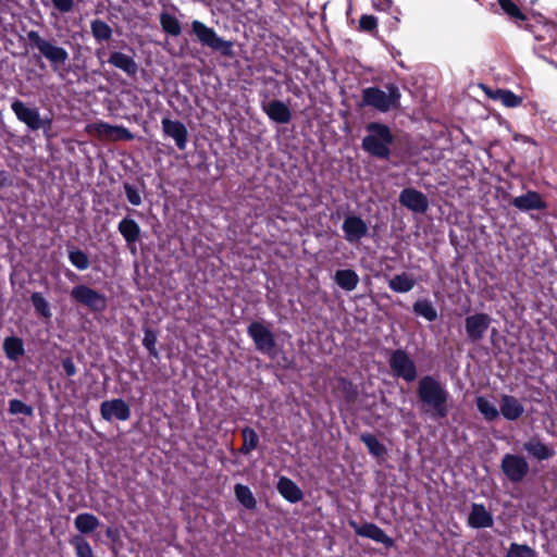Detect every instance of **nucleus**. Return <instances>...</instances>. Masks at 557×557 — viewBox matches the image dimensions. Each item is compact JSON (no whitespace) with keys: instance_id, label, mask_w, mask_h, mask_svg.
I'll return each mask as SVG.
<instances>
[{"instance_id":"nucleus-52","label":"nucleus","mask_w":557,"mask_h":557,"mask_svg":"<svg viewBox=\"0 0 557 557\" xmlns=\"http://www.w3.org/2000/svg\"><path fill=\"white\" fill-rule=\"evenodd\" d=\"M95 54L98 58L100 64H103L104 63L103 55L106 54L104 49L103 48L97 49Z\"/></svg>"},{"instance_id":"nucleus-38","label":"nucleus","mask_w":557,"mask_h":557,"mask_svg":"<svg viewBox=\"0 0 557 557\" xmlns=\"http://www.w3.org/2000/svg\"><path fill=\"white\" fill-rule=\"evenodd\" d=\"M360 440L372 456L381 458L386 455V447L376 438L375 435L371 433H364L361 434Z\"/></svg>"},{"instance_id":"nucleus-37","label":"nucleus","mask_w":557,"mask_h":557,"mask_svg":"<svg viewBox=\"0 0 557 557\" xmlns=\"http://www.w3.org/2000/svg\"><path fill=\"white\" fill-rule=\"evenodd\" d=\"M475 405L479 412L488 422L496 420L499 417V411L487 398L484 396H478L475 398Z\"/></svg>"},{"instance_id":"nucleus-42","label":"nucleus","mask_w":557,"mask_h":557,"mask_svg":"<svg viewBox=\"0 0 557 557\" xmlns=\"http://www.w3.org/2000/svg\"><path fill=\"white\" fill-rule=\"evenodd\" d=\"M158 335L151 327L144 329L143 346L148 350L149 355L156 359L159 358V351L156 347Z\"/></svg>"},{"instance_id":"nucleus-50","label":"nucleus","mask_w":557,"mask_h":557,"mask_svg":"<svg viewBox=\"0 0 557 557\" xmlns=\"http://www.w3.org/2000/svg\"><path fill=\"white\" fill-rule=\"evenodd\" d=\"M372 5L376 11L389 12L393 7V1L392 0H373Z\"/></svg>"},{"instance_id":"nucleus-51","label":"nucleus","mask_w":557,"mask_h":557,"mask_svg":"<svg viewBox=\"0 0 557 557\" xmlns=\"http://www.w3.org/2000/svg\"><path fill=\"white\" fill-rule=\"evenodd\" d=\"M515 140H521L523 143L533 144L535 145V141L533 138L525 136V135H516Z\"/></svg>"},{"instance_id":"nucleus-47","label":"nucleus","mask_w":557,"mask_h":557,"mask_svg":"<svg viewBox=\"0 0 557 557\" xmlns=\"http://www.w3.org/2000/svg\"><path fill=\"white\" fill-rule=\"evenodd\" d=\"M9 411L12 414L30 416L33 413V408L20 399H11L9 401Z\"/></svg>"},{"instance_id":"nucleus-48","label":"nucleus","mask_w":557,"mask_h":557,"mask_svg":"<svg viewBox=\"0 0 557 557\" xmlns=\"http://www.w3.org/2000/svg\"><path fill=\"white\" fill-rule=\"evenodd\" d=\"M52 7L61 14L70 13L74 9V0H51Z\"/></svg>"},{"instance_id":"nucleus-54","label":"nucleus","mask_w":557,"mask_h":557,"mask_svg":"<svg viewBox=\"0 0 557 557\" xmlns=\"http://www.w3.org/2000/svg\"><path fill=\"white\" fill-rule=\"evenodd\" d=\"M288 90L292 91L297 97L300 96V94H301L300 87L294 83H293L292 87H288Z\"/></svg>"},{"instance_id":"nucleus-32","label":"nucleus","mask_w":557,"mask_h":557,"mask_svg":"<svg viewBox=\"0 0 557 557\" xmlns=\"http://www.w3.org/2000/svg\"><path fill=\"white\" fill-rule=\"evenodd\" d=\"M416 285V280L406 272L394 275L388 281V287L395 293H408Z\"/></svg>"},{"instance_id":"nucleus-2","label":"nucleus","mask_w":557,"mask_h":557,"mask_svg":"<svg viewBox=\"0 0 557 557\" xmlns=\"http://www.w3.org/2000/svg\"><path fill=\"white\" fill-rule=\"evenodd\" d=\"M26 38L29 47L39 51L59 77L63 78L70 73V53L65 48L58 46L53 39L44 38L37 30L27 32Z\"/></svg>"},{"instance_id":"nucleus-40","label":"nucleus","mask_w":557,"mask_h":557,"mask_svg":"<svg viewBox=\"0 0 557 557\" xmlns=\"http://www.w3.org/2000/svg\"><path fill=\"white\" fill-rule=\"evenodd\" d=\"M70 544L73 546L76 557H95L89 542L84 536H72Z\"/></svg>"},{"instance_id":"nucleus-19","label":"nucleus","mask_w":557,"mask_h":557,"mask_svg":"<svg viewBox=\"0 0 557 557\" xmlns=\"http://www.w3.org/2000/svg\"><path fill=\"white\" fill-rule=\"evenodd\" d=\"M95 129L100 136L113 140L131 141L134 139V134L122 125H111L106 122H99L95 124Z\"/></svg>"},{"instance_id":"nucleus-44","label":"nucleus","mask_w":557,"mask_h":557,"mask_svg":"<svg viewBox=\"0 0 557 557\" xmlns=\"http://www.w3.org/2000/svg\"><path fill=\"white\" fill-rule=\"evenodd\" d=\"M533 548L525 544L511 543L506 557H535Z\"/></svg>"},{"instance_id":"nucleus-5","label":"nucleus","mask_w":557,"mask_h":557,"mask_svg":"<svg viewBox=\"0 0 557 557\" xmlns=\"http://www.w3.org/2000/svg\"><path fill=\"white\" fill-rule=\"evenodd\" d=\"M247 334L252 339L255 348L270 359H276L282 348L269 325L260 321H252L247 327Z\"/></svg>"},{"instance_id":"nucleus-25","label":"nucleus","mask_w":557,"mask_h":557,"mask_svg":"<svg viewBox=\"0 0 557 557\" xmlns=\"http://www.w3.org/2000/svg\"><path fill=\"white\" fill-rule=\"evenodd\" d=\"M276 488L281 496L292 504H296L304 498V493L300 487L287 476H281L278 479Z\"/></svg>"},{"instance_id":"nucleus-17","label":"nucleus","mask_w":557,"mask_h":557,"mask_svg":"<svg viewBox=\"0 0 557 557\" xmlns=\"http://www.w3.org/2000/svg\"><path fill=\"white\" fill-rule=\"evenodd\" d=\"M510 203L516 209L523 212L531 210L542 211L547 208V203L542 198L541 194L534 190H528L525 194L515 197Z\"/></svg>"},{"instance_id":"nucleus-23","label":"nucleus","mask_w":557,"mask_h":557,"mask_svg":"<svg viewBox=\"0 0 557 557\" xmlns=\"http://www.w3.org/2000/svg\"><path fill=\"white\" fill-rule=\"evenodd\" d=\"M335 381L334 392L343 398L345 405H355L359 396L358 386L344 376H338Z\"/></svg>"},{"instance_id":"nucleus-41","label":"nucleus","mask_w":557,"mask_h":557,"mask_svg":"<svg viewBox=\"0 0 557 557\" xmlns=\"http://www.w3.org/2000/svg\"><path fill=\"white\" fill-rule=\"evenodd\" d=\"M67 257L71 264L79 271H84L88 269L90 265L88 255L82 249H70Z\"/></svg>"},{"instance_id":"nucleus-56","label":"nucleus","mask_w":557,"mask_h":557,"mask_svg":"<svg viewBox=\"0 0 557 557\" xmlns=\"http://www.w3.org/2000/svg\"><path fill=\"white\" fill-rule=\"evenodd\" d=\"M282 366H283L284 368H288V359H287L286 357H283V363H282Z\"/></svg>"},{"instance_id":"nucleus-28","label":"nucleus","mask_w":557,"mask_h":557,"mask_svg":"<svg viewBox=\"0 0 557 557\" xmlns=\"http://www.w3.org/2000/svg\"><path fill=\"white\" fill-rule=\"evenodd\" d=\"M3 351L11 361H18L25 355L24 342L17 336H8L3 341Z\"/></svg>"},{"instance_id":"nucleus-11","label":"nucleus","mask_w":557,"mask_h":557,"mask_svg":"<svg viewBox=\"0 0 557 557\" xmlns=\"http://www.w3.org/2000/svg\"><path fill=\"white\" fill-rule=\"evenodd\" d=\"M492 323V318L485 312H475L465 319V332L467 341L471 344L480 343Z\"/></svg>"},{"instance_id":"nucleus-20","label":"nucleus","mask_w":557,"mask_h":557,"mask_svg":"<svg viewBox=\"0 0 557 557\" xmlns=\"http://www.w3.org/2000/svg\"><path fill=\"white\" fill-rule=\"evenodd\" d=\"M107 62L129 77H135L138 72V64L135 59L121 51L111 52Z\"/></svg>"},{"instance_id":"nucleus-12","label":"nucleus","mask_w":557,"mask_h":557,"mask_svg":"<svg viewBox=\"0 0 557 557\" xmlns=\"http://www.w3.org/2000/svg\"><path fill=\"white\" fill-rule=\"evenodd\" d=\"M348 525L358 536L381 543L386 548H392L395 545V541L388 536L383 529L373 522H364L363 524H359L357 521L350 519L348 520Z\"/></svg>"},{"instance_id":"nucleus-43","label":"nucleus","mask_w":557,"mask_h":557,"mask_svg":"<svg viewBox=\"0 0 557 557\" xmlns=\"http://www.w3.org/2000/svg\"><path fill=\"white\" fill-rule=\"evenodd\" d=\"M502 10L510 17L516 21H527V15L520 10V8L511 0H498Z\"/></svg>"},{"instance_id":"nucleus-30","label":"nucleus","mask_w":557,"mask_h":557,"mask_svg":"<svg viewBox=\"0 0 557 557\" xmlns=\"http://www.w3.org/2000/svg\"><path fill=\"white\" fill-rule=\"evenodd\" d=\"M412 312L417 317H421L429 322H433L438 318L436 308L428 298L418 299L417 301H414L412 305Z\"/></svg>"},{"instance_id":"nucleus-55","label":"nucleus","mask_w":557,"mask_h":557,"mask_svg":"<svg viewBox=\"0 0 557 557\" xmlns=\"http://www.w3.org/2000/svg\"><path fill=\"white\" fill-rule=\"evenodd\" d=\"M5 185H8L7 173L4 171H0V186L3 187Z\"/></svg>"},{"instance_id":"nucleus-8","label":"nucleus","mask_w":557,"mask_h":557,"mask_svg":"<svg viewBox=\"0 0 557 557\" xmlns=\"http://www.w3.org/2000/svg\"><path fill=\"white\" fill-rule=\"evenodd\" d=\"M71 298L92 312H102L107 308L106 295L85 284L74 286L71 290Z\"/></svg>"},{"instance_id":"nucleus-18","label":"nucleus","mask_w":557,"mask_h":557,"mask_svg":"<svg viewBox=\"0 0 557 557\" xmlns=\"http://www.w3.org/2000/svg\"><path fill=\"white\" fill-rule=\"evenodd\" d=\"M262 110L268 117L278 124H287L292 120V111L287 104L281 100H272L262 104Z\"/></svg>"},{"instance_id":"nucleus-22","label":"nucleus","mask_w":557,"mask_h":557,"mask_svg":"<svg viewBox=\"0 0 557 557\" xmlns=\"http://www.w3.org/2000/svg\"><path fill=\"white\" fill-rule=\"evenodd\" d=\"M117 231L127 244V247L133 250L135 244L140 239L141 230L139 224L128 216L122 219L117 224Z\"/></svg>"},{"instance_id":"nucleus-10","label":"nucleus","mask_w":557,"mask_h":557,"mask_svg":"<svg viewBox=\"0 0 557 557\" xmlns=\"http://www.w3.org/2000/svg\"><path fill=\"white\" fill-rule=\"evenodd\" d=\"M500 470L510 482L520 483L528 475L530 467L523 456L505 454L500 461Z\"/></svg>"},{"instance_id":"nucleus-15","label":"nucleus","mask_w":557,"mask_h":557,"mask_svg":"<svg viewBox=\"0 0 557 557\" xmlns=\"http://www.w3.org/2000/svg\"><path fill=\"white\" fill-rule=\"evenodd\" d=\"M163 134L175 141L180 150H185L188 143V131L183 122L163 117L161 121Z\"/></svg>"},{"instance_id":"nucleus-26","label":"nucleus","mask_w":557,"mask_h":557,"mask_svg":"<svg viewBox=\"0 0 557 557\" xmlns=\"http://www.w3.org/2000/svg\"><path fill=\"white\" fill-rule=\"evenodd\" d=\"M499 412L505 419L516 421L523 414L524 408L515 396L502 395Z\"/></svg>"},{"instance_id":"nucleus-16","label":"nucleus","mask_w":557,"mask_h":557,"mask_svg":"<svg viewBox=\"0 0 557 557\" xmlns=\"http://www.w3.org/2000/svg\"><path fill=\"white\" fill-rule=\"evenodd\" d=\"M345 239L351 244L358 243L368 235L367 223L358 215H347L342 225Z\"/></svg>"},{"instance_id":"nucleus-29","label":"nucleus","mask_w":557,"mask_h":557,"mask_svg":"<svg viewBox=\"0 0 557 557\" xmlns=\"http://www.w3.org/2000/svg\"><path fill=\"white\" fill-rule=\"evenodd\" d=\"M335 283L344 290L351 292L359 284V276L355 270H337L334 275Z\"/></svg>"},{"instance_id":"nucleus-49","label":"nucleus","mask_w":557,"mask_h":557,"mask_svg":"<svg viewBox=\"0 0 557 557\" xmlns=\"http://www.w3.org/2000/svg\"><path fill=\"white\" fill-rule=\"evenodd\" d=\"M61 364L64 371V374L67 377H72L77 373V368L73 361L72 357H65L61 360Z\"/></svg>"},{"instance_id":"nucleus-9","label":"nucleus","mask_w":557,"mask_h":557,"mask_svg":"<svg viewBox=\"0 0 557 557\" xmlns=\"http://www.w3.org/2000/svg\"><path fill=\"white\" fill-rule=\"evenodd\" d=\"M11 110L14 112L17 120L24 123L32 131H38L46 126L50 127L51 125L50 119L44 120L40 117L39 110L37 108H29L20 99L13 100L11 103Z\"/></svg>"},{"instance_id":"nucleus-39","label":"nucleus","mask_w":557,"mask_h":557,"mask_svg":"<svg viewBox=\"0 0 557 557\" xmlns=\"http://www.w3.org/2000/svg\"><path fill=\"white\" fill-rule=\"evenodd\" d=\"M30 302L37 315L47 320H49L52 317L50 305L41 293H33L30 295Z\"/></svg>"},{"instance_id":"nucleus-21","label":"nucleus","mask_w":557,"mask_h":557,"mask_svg":"<svg viewBox=\"0 0 557 557\" xmlns=\"http://www.w3.org/2000/svg\"><path fill=\"white\" fill-rule=\"evenodd\" d=\"M493 516L483 504H472L468 516V524L473 529H483L493 527Z\"/></svg>"},{"instance_id":"nucleus-3","label":"nucleus","mask_w":557,"mask_h":557,"mask_svg":"<svg viewBox=\"0 0 557 557\" xmlns=\"http://www.w3.org/2000/svg\"><path fill=\"white\" fill-rule=\"evenodd\" d=\"M383 90L377 86L366 87L361 90L359 107H369L380 113L398 110L401 107V92L395 83H388Z\"/></svg>"},{"instance_id":"nucleus-4","label":"nucleus","mask_w":557,"mask_h":557,"mask_svg":"<svg viewBox=\"0 0 557 557\" xmlns=\"http://www.w3.org/2000/svg\"><path fill=\"white\" fill-rule=\"evenodd\" d=\"M364 128L368 134L362 138L361 148L371 157L389 159V147L395 141L391 127L384 123L369 122Z\"/></svg>"},{"instance_id":"nucleus-7","label":"nucleus","mask_w":557,"mask_h":557,"mask_svg":"<svg viewBox=\"0 0 557 557\" xmlns=\"http://www.w3.org/2000/svg\"><path fill=\"white\" fill-rule=\"evenodd\" d=\"M392 374L407 383H412L418 377V368L409 354L401 348L392 350L387 359Z\"/></svg>"},{"instance_id":"nucleus-36","label":"nucleus","mask_w":557,"mask_h":557,"mask_svg":"<svg viewBox=\"0 0 557 557\" xmlns=\"http://www.w3.org/2000/svg\"><path fill=\"white\" fill-rule=\"evenodd\" d=\"M160 25L162 27V30L170 35L177 37L182 33V27L180 24V21L172 14L168 12H162L160 14Z\"/></svg>"},{"instance_id":"nucleus-24","label":"nucleus","mask_w":557,"mask_h":557,"mask_svg":"<svg viewBox=\"0 0 557 557\" xmlns=\"http://www.w3.org/2000/svg\"><path fill=\"white\" fill-rule=\"evenodd\" d=\"M523 449L540 461L548 460L555 456L554 448L543 443L537 436H533L525 442L523 444Z\"/></svg>"},{"instance_id":"nucleus-46","label":"nucleus","mask_w":557,"mask_h":557,"mask_svg":"<svg viewBox=\"0 0 557 557\" xmlns=\"http://www.w3.org/2000/svg\"><path fill=\"white\" fill-rule=\"evenodd\" d=\"M123 189H124L125 196L127 198V201L131 205H133V206L141 205L143 199H141L140 193L136 186L126 182L123 184Z\"/></svg>"},{"instance_id":"nucleus-53","label":"nucleus","mask_w":557,"mask_h":557,"mask_svg":"<svg viewBox=\"0 0 557 557\" xmlns=\"http://www.w3.org/2000/svg\"><path fill=\"white\" fill-rule=\"evenodd\" d=\"M106 535L109 537V539H112L114 540L117 535V532L115 529H112V528H107L106 530Z\"/></svg>"},{"instance_id":"nucleus-31","label":"nucleus","mask_w":557,"mask_h":557,"mask_svg":"<svg viewBox=\"0 0 557 557\" xmlns=\"http://www.w3.org/2000/svg\"><path fill=\"white\" fill-rule=\"evenodd\" d=\"M100 523V520L94 513L89 512L79 513L74 519V525L82 534L94 532Z\"/></svg>"},{"instance_id":"nucleus-1","label":"nucleus","mask_w":557,"mask_h":557,"mask_svg":"<svg viewBox=\"0 0 557 557\" xmlns=\"http://www.w3.org/2000/svg\"><path fill=\"white\" fill-rule=\"evenodd\" d=\"M416 394L421 413L433 420L447 418L450 394L438 379L423 375L418 381Z\"/></svg>"},{"instance_id":"nucleus-27","label":"nucleus","mask_w":557,"mask_h":557,"mask_svg":"<svg viewBox=\"0 0 557 557\" xmlns=\"http://www.w3.org/2000/svg\"><path fill=\"white\" fill-rule=\"evenodd\" d=\"M486 94L491 99L495 101H500L502 104L505 106L506 108H517L523 101L522 97L516 95L509 89H486Z\"/></svg>"},{"instance_id":"nucleus-6","label":"nucleus","mask_w":557,"mask_h":557,"mask_svg":"<svg viewBox=\"0 0 557 557\" xmlns=\"http://www.w3.org/2000/svg\"><path fill=\"white\" fill-rule=\"evenodd\" d=\"M191 33L196 36L201 46L220 52L223 57H233V42L220 37L213 28L207 26L205 23L198 20L193 21Z\"/></svg>"},{"instance_id":"nucleus-33","label":"nucleus","mask_w":557,"mask_h":557,"mask_svg":"<svg viewBox=\"0 0 557 557\" xmlns=\"http://www.w3.org/2000/svg\"><path fill=\"white\" fill-rule=\"evenodd\" d=\"M90 30L97 42L110 40L113 34L111 26L100 18L91 21Z\"/></svg>"},{"instance_id":"nucleus-14","label":"nucleus","mask_w":557,"mask_h":557,"mask_svg":"<svg viewBox=\"0 0 557 557\" xmlns=\"http://www.w3.org/2000/svg\"><path fill=\"white\" fill-rule=\"evenodd\" d=\"M100 414L106 421H111L113 418L120 421H126L131 418L132 412L124 399L114 398L101 403Z\"/></svg>"},{"instance_id":"nucleus-45","label":"nucleus","mask_w":557,"mask_h":557,"mask_svg":"<svg viewBox=\"0 0 557 557\" xmlns=\"http://www.w3.org/2000/svg\"><path fill=\"white\" fill-rule=\"evenodd\" d=\"M359 30L374 34L377 30V18L374 15L362 14L359 18Z\"/></svg>"},{"instance_id":"nucleus-13","label":"nucleus","mask_w":557,"mask_h":557,"mask_svg":"<svg viewBox=\"0 0 557 557\" xmlns=\"http://www.w3.org/2000/svg\"><path fill=\"white\" fill-rule=\"evenodd\" d=\"M399 203L414 213H425L429 209L428 197L412 187L404 188L399 194Z\"/></svg>"},{"instance_id":"nucleus-34","label":"nucleus","mask_w":557,"mask_h":557,"mask_svg":"<svg viewBox=\"0 0 557 557\" xmlns=\"http://www.w3.org/2000/svg\"><path fill=\"white\" fill-rule=\"evenodd\" d=\"M242 437L243 445L239 448L240 454L249 455L252 450H255L259 445V435L258 433L250 426H245L242 429Z\"/></svg>"},{"instance_id":"nucleus-35","label":"nucleus","mask_w":557,"mask_h":557,"mask_svg":"<svg viewBox=\"0 0 557 557\" xmlns=\"http://www.w3.org/2000/svg\"><path fill=\"white\" fill-rule=\"evenodd\" d=\"M236 499L249 510H253L257 507V500L249 488V486L237 483L234 487Z\"/></svg>"}]
</instances>
